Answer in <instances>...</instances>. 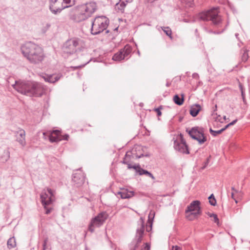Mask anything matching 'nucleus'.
I'll return each mask as SVG.
<instances>
[{"instance_id": "obj_42", "label": "nucleus", "mask_w": 250, "mask_h": 250, "mask_svg": "<svg viewBox=\"0 0 250 250\" xmlns=\"http://www.w3.org/2000/svg\"><path fill=\"white\" fill-rule=\"evenodd\" d=\"M238 85H239V89L241 91V95L244 94V93H245V89H244V86H243L242 83H241L239 81H238Z\"/></svg>"}, {"instance_id": "obj_39", "label": "nucleus", "mask_w": 250, "mask_h": 250, "mask_svg": "<svg viewBox=\"0 0 250 250\" xmlns=\"http://www.w3.org/2000/svg\"><path fill=\"white\" fill-rule=\"evenodd\" d=\"M249 58L248 53L247 51H245L241 57V60L243 62H246Z\"/></svg>"}, {"instance_id": "obj_47", "label": "nucleus", "mask_w": 250, "mask_h": 250, "mask_svg": "<svg viewBox=\"0 0 250 250\" xmlns=\"http://www.w3.org/2000/svg\"><path fill=\"white\" fill-rule=\"evenodd\" d=\"M69 138V135L67 134H65L63 135H61V141L63 140H68Z\"/></svg>"}, {"instance_id": "obj_16", "label": "nucleus", "mask_w": 250, "mask_h": 250, "mask_svg": "<svg viewBox=\"0 0 250 250\" xmlns=\"http://www.w3.org/2000/svg\"><path fill=\"white\" fill-rule=\"evenodd\" d=\"M85 176L81 172L74 173L72 177L73 185L76 188L81 187L84 183Z\"/></svg>"}, {"instance_id": "obj_12", "label": "nucleus", "mask_w": 250, "mask_h": 250, "mask_svg": "<svg viewBox=\"0 0 250 250\" xmlns=\"http://www.w3.org/2000/svg\"><path fill=\"white\" fill-rule=\"evenodd\" d=\"M179 140L173 139L174 140V148L178 152L183 154H189V150L188 146L187 144L185 139L184 138V135L182 133L178 135Z\"/></svg>"}, {"instance_id": "obj_36", "label": "nucleus", "mask_w": 250, "mask_h": 250, "mask_svg": "<svg viewBox=\"0 0 250 250\" xmlns=\"http://www.w3.org/2000/svg\"><path fill=\"white\" fill-rule=\"evenodd\" d=\"M89 62H90V61H88L87 62H86V63H85L83 64H81V65L76 66H71L70 68H71V69L72 70H75L78 69L83 67L85 65H86L87 63H88Z\"/></svg>"}, {"instance_id": "obj_41", "label": "nucleus", "mask_w": 250, "mask_h": 250, "mask_svg": "<svg viewBox=\"0 0 250 250\" xmlns=\"http://www.w3.org/2000/svg\"><path fill=\"white\" fill-rule=\"evenodd\" d=\"M145 175L147 176H148V177H150L152 180H155V178L153 175V174L151 172H150L149 171H148L147 170H146Z\"/></svg>"}, {"instance_id": "obj_44", "label": "nucleus", "mask_w": 250, "mask_h": 250, "mask_svg": "<svg viewBox=\"0 0 250 250\" xmlns=\"http://www.w3.org/2000/svg\"><path fill=\"white\" fill-rule=\"evenodd\" d=\"M48 242V238H46L43 240L42 244V250H45L46 249V245Z\"/></svg>"}, {"instance_id": "obj_4", "label": "nucleus", "mask_w": 250, "mask_h": 250, "mask_svg": "<svg viewBox=\"0 0 250 250\" xmlns=\"http://www.w3.org/2000/svg\"><path fill=\"white\" fill-rule=\"evenodd\" d=\"M199 18L203 21H211V24L217 27H221L222 23V20L219 15L218 8L213 7L201 12L199 15Z\"/></svg>"}, {"instance_id": "obj_49", "label": "nucleus", "mask_w": 250, "mask_h": 250, "mask_svg": "<svg viewBox=\"0 0 250 250\" xmlns=\"http://www.w3.org/2000/svg\"><path fill=\"white\" fill-rule=\"evenodd\" d=\"M171 250H181V249L180 247L178 246H172V249Z\"/></svg>"}, {"instance_id": "obj_20", "label": "nucleus", "mask_w": 250, "mask_h": 250, "mask_svg": "<svg viewBox=\"0 0 250 250\" xmlns=\"http://www.w3.org/2000/svg\"><path fill=\"white\" fill-rule=\"evenodd\" d=\"M16 140L22 146H24L25 142V132L23 129H21L16 132Z\"/></svg>"}, {"instance_id": "obj_46", "label": "nucleus", "mask_w": 250, "mask_h": 250, "mask_svg": "<svg viewBox=\"0 0 250 250\" xmlns=\"http://www.w3.org/2000/svg\"><path fill=\"white\" fill-rule=\"evenodd\" d=\"M145 246L144 248V249H142L141 250H150V245L148 243H146Z\"/></svg>"}, {"instance_id": "obj_30", "label": "nucleus", "mask_w": 250, "mask_h": 250, "mask_svg": "<svg viewBox=\"0 0 250 250\" xmlns=\"http://www.w3.org/2000/svg\"><path fill=\"white\" fill-rule=\"evenodd\" d=\"M162 30L164 32V33L168 36L171 39H172V31L170 28L168 26L166 27H161Z\"/></svg>"}, {"instance_id": "obj_45", "label": "nucleus", "mask_w": 250, "mask_h": 250, "mask_svg": "<svg viewBox=\"0 0 250 250\" xmlns=\"http://www.w3.org/2000/svg\"><path fill=\"white\" fill-rule=\"evenodd\" d=\"M127 165V168L128 169H134L135 170V169H136V167H137V164H135L134 165H131V164H130L128 162L127 163V164H126Z\"/></svg>"}, {"instance_id": "obj_7", "label": "nucleus", "mask_w": 250, "mask_h": 250, "mask_svg": "<svg viewBox=\"0 0 250 250\" xmlns=\"http://www.w3.org/2000/svg\"><path fill=\"white\" fill-rule=\"evenodd\" d=\"M140 227L136 229L135 237L130 244L129 245V250H136L142 242L145 233V225L144 219L141 217L138 225Z\"/></svg>"}, {"instance_id": "obj_43", "label": "nucleus", "mask_w": 250, "mask_h": 250, "mask_svg": "<svg viewBox=\"0 0 250 250\" xmlns=\"http://www.w3.org/2000/svg\"><path fill=\"white\" fill-rule=\"evenodd\" d=\"M62 2V0H49V4H60V2Z\"/></svg>"}, {"instance_id": "obj_38", "label": "nucleus", "mask_w": 250, "mask_h": 250, "mask_svg": "<svg viewBox=\"0 0 250 250\" xmlns=\"http://www.w3.org/2000/svg\"><path fill=\"white\" fill-rule=\"evenodd\" d=\"M210 158H211V156L209 155L206 159V161L204 163V164H203V167H201V169H204L205 168H206L208 166V165L209 162H210Z\"/></svg>"}, {"instance_id": "obj_1", "label": "nucleus", "mask_w": 250, "mask_h": 250, "mask_svg": "<svg viewBox=\"0 0 250 250\" xmlns=\"http://www.w3.org/2000/svg\"><path fill=\"white\" fill-rule=\"evenodd\" d=\"M97 10V4L91 1L73 7L68 15L69 19L73 21L79 23L90 18Z\"/></svg>"}, {"instance_id": "obj_23", "label": "nucleus", "mask_w": 250, "mask_h": 250, "mask_svg": "<svg viewBox=\"0 0 250 250\" xmlns=\"http://www.w3.org/2000/svg\"><path fill=\"white\" fill-rule=\"evenodd\" d=\"M118 194L120 195L122 199H129L134 195V192L129 191L127 189H123L121 191H119Z\"/></svg>"}, {"instance_id": "obj_64", "label": "nucleus", "mask_w": 250, "mask_h": 250, "mask_svg": "<svg viewBox=\"0 0 250 250\" xmlns=\"http://www.w3.org/2000/svg\"><path fill=\"white\" fill-rule=\"evenodd\" d=\"M196 75L197 76L198 74L197 73H194V74H193V77L196 76Z\"/></svg>"}, {"instance_id": "obj_57", "label": "nucleus", "mask_w": 250, "mask_h": 250, "mask_svg": "<svg viewBox=\"0 0 250 250\" xmlns=\"http://www.w3.org/2000/svg\"><path fill=\"white\" fill-rule=\"evenodd\" d=\"M231 189L232 190V192H238V191L233 187H231Z\"/></svg>"}, {"instance_id": "obj_15", "label": "nucleus", "mask_w": 250, "mask_h": 250, "mask_svg": "<svg viewBox=\"0 0 250 250\" xmlns=\"http://www.w3.org/2000/svg\"><path fill=\"white\" fill-rule=\"evenodd\" d=\"M141 150H143V147L141 146L135 145L132 149V151H127L126 153L125 157L131 158L132 156L133 157L134 156L137 159H139L144 156L146 157L150 156V155L148 153H146V154L141 153L139 154L137 153V151H140Z\"/></svg>"}, {"instance_id": "obj_40", "label": "nucleus", "mask_w": 250, "mask_h": 250, "mask_svg": "<svg viewBox=\"0 0 250 250\" xmlns=\"http://www.w3.org/2000/svg\"><path fill=\"white\" fill-rule=\"evenodd\" d=\"M190 213L188 214H187L186 216V218L190 221H192L195 219H197V218H194V216H193V214H191V212H189Z\"/></svg>"}, {"instance_id": "obj_52", "label": "nucleus", "mask_w": 250, "mask_h": 250, "mask_svg": "<svg viewBox=\"0 0 250 250\" xmlns=\"http://www.w3.org/2000/svg\"><path fill=\"white\" fill-rule=\"evenodd\" d=\"M241 96H242V98L243 101L244 103L246 104V98H245V93H244V94L241 95Z\"/></svg>"}, {"instance_id": "obj_60", "label": "nucleus", "mask_w": 250, "mask_h": 250, "mask_svg": "<svg viewBox=\"0 0 250 250\" xmlns=\"http://www.w3.org/2000/svg\"><path fill=\"white\" fill-rule=\"evenodd\" d=\"M207 214L210 217V215L211 216L212 213H209V212H208Z\"/></svg>"}, {"instance_id": "obj_34", "label": "nucleus", "mask_w": 250, "mask_h": 250, "mask_svg": "<svg viewBox=\"0 0 250 250\" xmlns=\"http://www.w3.org/2000/svg\"><path fill=\"white\" fill-rule=\"evenodd\" d=\"M46 190L48 192L47 194H48V195H50L49 197L48 198V199H49L50 198H51L53 200V201H54V191L53 189H52L51 188H47Z\"/></svg>"}, {"instance_id": "obj_19", "label": "nucleus", "mask_w": 250, "mask_h": 250, "mask_svg": "<svg viewBox=\"0 0 250 250\" xmlns=\"http://www.w3.org/2000/svg\"><path fill=\"white\" fill-rule=\"evenodd\" d=\"M62 76V75L60 74L52 75L45 74L42 76V78L45 82L54 83L58 81Z\"/></svg>"}, {"instance_id": "obj_22", "label": "nucleus", "mask_w": 250, "mask_h": 250, "mask_svg": "<svg viewBox=\"0 0 250 250\" xmlns=\"http://www.w3.org/2000/svg\"><path fill=\"white\" fill-rule=\"evenodd\" d=\"M202 107L199 104H196L191 106L189 113L193 117H196L201 110Z\"/></svg>"}, {"instance_id": "obj_53", "label": "nucleus", "mask_w": 250, "mask_h": 250, "mask_svg": "<svg viewBox=\"0 0 250 250\" xmlns=\"http://www.w3.org/2000/svg\"><path fill=\"white\" fill-rule=\"evenodd\" d=\"M229 126H230L229 125V124L226 125L222 129H223L224 131H225L227 128H228Z\"/></svg>"}, {"instance_id": "obj_28", "label": "nucleus", "mask_w": 250, "mask_h": 250, "mask_svg": "<svg viewBox=\"0 0 250 250\" xmlns=\"http://www.w3.org/2000/svg\"><path fill=\"white\" fill-rule=\"evenodd\" d=\"M7 245L9 249L14 248L16 246L15 238L14 237L10 238L7 241Z\"/></svg>"}, {"instance_id": "obj_3", "label": "nucleus", "mask_w": 250, "mask_h": 250, "mask_svg": "<svg viewBox=\"0 0 250 250\" xmlns=\"http://www.w3.org/2000/svg\"><path fill=\"white\" fill-rule=\"evenodd\" d=\"M21 50L24 56L31 63L37 64L44 59V55L42 48L31 42L22 45Z\"/></svg>"}, {"instance_id": "obj_51", "label": "nucleus", "mask_w": 250, "mask_h": 250, "mask_svg": "<svg viewBox=\"0 0 250 250\" xmlns=\"http://www.w3.org/2000/svg\"><path fill=\"white\" fill-rule=\"evenodd\" d=\"M231 198H232L234 200L236 203H237L238 201L234 197V193L233 192H232L231 193Z\"/></svg>"}, {"instance_id": "obj_6", "label": "nucleus", "mask_w": 250, "mask_h": 250, "mask_svg": "<svg viewBox=\"0 0 250 250\" xmlns=\"http://www.w3.org/2000/svg\"><path fill=\"white\" fill-rule=\"evenodd\" d=\"M140 227L136 229L135 237L130 244L129 245V250H136L142 242L145 233V225L144 219L141 217L138 225Z\"/></svg>"}, {"instance_id": "obj_25", "label": "nucleus", "mask_w": 250, "mask_h": 250, "mask_svg": "<svg viewBox=\"0 0 250 250\" xmlns=\"http://www.w3.org/2000/svg\"><path fill=\"white\" fill-rule=\"evenodd\" d=\"M181 96L182 97H180L178 94H176L173 96V102L177 105H181L183 104L184 102V95L182 94Z\"/></svg>"}, {"instance_id": "obj_37", "label": "nucleus", "mask_w": 250, "mask_h": 250, "mask_svg": "<svg viewBox=\"0 0 250 250\" xmlns=\"http://www.w3.org/2000/svg\"><path fill=\"white\" fill-rule=\"evenodd\" d=\"M210 217H213L214 222L218 226H219V219L217 216V215L215 213H212L211 216L210 215Z\"/></svg>"}, {"instance_id": "obj_27", "label": "nucleus", "mask_w": 250, "mask_h": 250, "mask_svg": "<svg viewBox=\"0 0 250 250\" xmlns=\"http://www.w3.org/2000/svg\"><path fill=\"white\" fill-rule=\"evenodd\" d=\"M10 157V152L9 149L7 148L3 150V153L0 158V161L2 162H6Z\"/></svg>"}, {"instance_id": "obj_2", "label": "nucleus", "mask_w": 250, "mask_h": 250, "mask_svg": "<svg viewBox=\"0 0 250 250\" xmlns=\"http://www.w3.org/2000/svg\"><path fill=\"white\" fill-rule=\"evenodd\" d=\"M12 86L18 92L29 97H41L45 92L41 83L30 81H16Z\"/></svg>"}, {"instance_id": "obj_54", "label": "nucleus", "mask_w": 250, "mask_h": 250, "mask_svg": "<svg viewBox=\"0 0 250 250\" xmlns=\"http://www.w3.org/2000/svg\"><path fill=\"white\" fill-rule=\"evenodd\" d=\"M195 36L197 37H199V34L198 32V30L197 29H196L195 30Z\"/></svg>"}, {"instance_id": "obj_24", "label": "nucleus", "mask_w": 250, "mask_h": 250, "mask_svg": "<svg viewBox=\"0 0 250 250\" xmlns=\"http://www.w3.org/2000/svg\"><path fill=\"white\" fill-rule=\"evenodd\" d=\"M126 4L124 1L120 0L119 2L115 4V9L118 13H124Z\"/></svg>"}, {"instance_id": "obj_21", "label": "nucleus", "mask_w": 250, "mask_h": 250, "mask_svg": "<svg viewBox=\"0 0 250 250\" xmlns=\"http://www.w3.org/2000/svg\"><path fill=\"white\" fill-rule=\"evenodd\" d=\"M154 216L155 212L151 210L148 217L147 225L146 226V230L147 232H150L152 230Z\"/></svg>"}, {"instance_id": "obj_9", "label": "nucleus", "mask_w": 250, "mask_h": 250, "mask_svg": "<svg viewBox=\"0 0 250 250\" xmlns=\"http://www.w3.org/2000/svg\"><path fill=\"white\" fill-rule=\"evenodd\" d=\"M186 132L193 140L198 141L200 145L203 144L207 141L203 127L194 126L190 129L187 128Z\"/></svg>"}, {"instance_id": "obj_63", "label": "nucleus", "mask_w": 250, "mask_h": 250, "mask_svg": "<svg viewBox=\"0 0 250 250\" xmlns=\"http://www.w3.org/2000/svg\"><path fill=\"white\" fill-rule=\"evenodd\" d=\"M196 75L197 76L198 74L197 73H194V74H193V77L196 76Z\"/></svg>"}, {"instance_id": "obj_5", "label": "nucleus", "mask_w": 250, "mask_h": 250, "mask_svg": "<svg viewBox=\"0 0 250 250\" xmlns=\"http://www.w3.org/2000/svg\"><path fill=\"white\" fill-rule=\"evenodd\" d=\"M109 23L108 18L104 16L96 17L91 21V34L96 35L100 34L106 29Z\"/></svg>"}, {"instance_id": "obj_61", "label": "nucleus", "mask_w": 250, "mask_h": 250, "mask_svg": "<svg viewBox=\"0 0 250 250\" xmlns=\"http://www.w3.org/2000/svg\"><path fill=\"white\" fill-rule=\"evenodd\" d=\"M46 26H47V28H49V27H50V25L49 24H47Z\"/></svg>"}, {"instance_id": "obj_62", "label": "nucleus", "mask_w": 250, "mask_h": 250, "mask_svg": "<svg viewBox=\"0 0 250 250\" xmlns=\"http://www.w3.org/2000/svg\"><path fill=\"white\" fill-rule=\"evenodd\" d=\"M43 135L45 137L46 135V133L45 132H43Z\"/></svg>"}, {"instance_id": "obj_59", "label": "nucleus", "mask_w": 250, "mask_h": 250, "mask_svg": "<svg viewBox=\"0 0 250 250\" xmlns=\"http://www.w3.org/2000/svg\"><path fill=\"white\" fill-rule=\"evenodd\" d=\"M140 151H144V149H143V150H141L140 151H137V153L139 154H141L142 153H140Z\"/></svg>"}, {"instance_id": "obj_14", "label": "nucleus", "mask_w": 250, "mask_h": 250, "mask_svg": "<svg viewBox=\"0 0 250 250\" xmlns=\"http://www.w3.org/2000/svg\"><path fill=\"white\" fill-rule=\"evenodd\" d=\"M201 202L199 200H194L188 205L186 209L185 213L188 214L191 212L193 214L194 218H198V216L202 214Z\"/></svg>"}, {"instance_id": "obj_11", "label": "nucleus", "mask_w": 250, "mask_h": 250, "mask_svg": "<svg viewBox=\"0 0 250 250\" xmlns=\"http://www.w3.org/2000/svg\"><path fill=\"white\" fill-rule=\"evenodd\" d=\"M108 216L107 213L105 211H103L92 218L88 225L89 231L91 232H93L94 231V227H100L102 226Z\"/></svg>"}, {"instance_id": "obj_17", "label": "nucleus", "mask_w": 250, "mask_h": 250, "mask_svg": "<svg viewBox=\"0 0 250 250\" xmlns=\"http://www.w3.org/2000/svg\"><path fill=\"white\" fill-rule=\"evenodd\" d=\"M47 137L51 143H58L61 141V132L59 130H53Z\"/></svg>"}, {"instance_id": "obj_31", "label": "nucleus", "mask_w": 250, "mask_h": 250, "mask_svg": "<svg viewBox=\"0 0 250 250\" xmlns=\"http://www.w3.org/2000/svg\"><path fill=\"white\" fill-rule=\"evenodd\" d=\"M146 170V169H143V168L141 167L140 164H137V167L136 169H135V171L138 174H139V175H145Z\"/></svg>"}, {"instance_id": "obj_13", "label": "nucleus", "mask_w": 250, "mask_h": 250, "mask_svg": "<svg viewBox=\"0 0 250 250\" xmlns=\"http://www.w3.org/2000/svg\"><path fill=\"white\" fill-rule=\"evenodd\" d=\"M132 51V46L127 44L124 47L120 49L117 53H115L112 57V60L115 61H121L126 59L127 60L131 56Z\"/></svg>"}, {"instance_id": "obj_32", "label": "nucleus", "mask_w": 250, "mask_h": 250, "mask_svg": "<svg viewBox=\"0 0 250 250\" xmlns=\"http://www.w3.org/2000/svg\"><path fill=\"white\" fill-rule=\"evenodd\" d=\"M209 131L210 133L213 137H216L218 135L224 132L222 128L218 130H214L211 128H210Z\"/></svg>"}, {"instance_id": "obj_18", "label": "nucleus", "mask_w": 250, "mask_h": 250, "mask_svg": "<svg viewBox=\"0 0 250 250\" xmlns=\"http://www.w3.org/2000/svg\"><path fill=\"white\" fill-rule=\"evenodd\" d=\"M70 6V5L63 6L62 2H61L60 4H49V10L53 14L57 15L61 13L63 9Z\"/></svg>"}, {"instance_id": "obj_58", "label": "nucleus", "mask_w": 250, "mask_h": 250, "mask_svg": "<svg viewBox=\"0 0 250 250\" xmlns=\"http://www.w3.org/2000/svg\"><path fill=\"white\" fill-rule=\"evenodd\" d=\"M163 105H160L158 107H157V108H159V110L161 111V109H163Z\"/></svg>"}, {"instance_id": "obj_10", "label": "nucleus", "mask_w": 250, "mask_h": 250, "mask_svg": "<svg viewBox=\"0 0 250 250\" xmlns=\"http://www.w3.org/2000/svg\"><path fill=\"white\" fill-rule=\"evenodd\" d=\"M81 40L74 38L68 40L63 44L62 49L64 53L72 55L75 53L81 51V49L79 47V43Z\"/></svg>"}, {"instance_id": "obj_50", "label": "nucleus", "mask_w": 250, "mask_h": 250, "mask_svg": "<svg viewBox=\"0 0 250 250\" xmlns=\"http://www.w3.org/2000/svg\"><path fill=\"white\" fill-rule=\"evenodd\" d=\"M237 122V119H235L233 121H232L231 122L229 123V125L230 126L234 125Z\"/></svg>"}, {"instance_id": "obj_29", "label": "nucleus", "mask_w": 250, "mask_h": 250, "mask_svg": "<svg viewBox=\"0 0 250 250\" xmlns=\"http://www.w3.org/2000/svg\"><path fill=\"white\" fill-rule=\"evenodd\" d=\"M53 202V200L51 198H50L48 200V203H46V205L45 206H43L45 209V213L46 214H49L52 211V208L51 207H48V206L52 204Z\"/></svg>"}, {"instance_id": "obj_56", "label": "nucleus", "mask_w": 250, "mask_h": 250, "mask_svg": "<svg viewBox=\"0 0 250 250\" xmlns=\"http://www.w3.org/2000/svg\"><path fill=\"white\" fill-rule=\"evenodd\" d=\"M171 84V83H170V82H169L167 81V83H166V86H167V87H169V86H170Z\"/></svg>"}, {"instance_id": "obj_35", "label": "nucleus", "mask_w": 250, "mask_h": 250, "mask_svg": "<svg viewBox=\"0 0 250 250\" xmlns=\"http://www.w3.org/2000/svg\"><path fill=\"white\" fill-rule=\"evenodd\" d=\"M204 28H205V30L206 31V32H207L209 33H213V34H219L222 33L223 32V31L225 30L224 29H223L221 31H213L212 29H209L207 27H205Z\"/></svg>"}, {"instance_id": "obj_55", "label": "nucleus", "mask_w": 250, "mask_h": 250, "mask_svg": "<svg viewBox=\"0 0 250 250\" xmlns=\"http://www.w3.org/2000/svg\"><path fill=\"white\" fill-rule=\"evenodd\" d=\"M128 162H127V161H126L125 160V158H124V160H123V161L122 163H123V164H124L126 165V164H127V163H128Z\"/></svg>"}, {"instance_id": "obj_26", "label": "nucleus", "mask_w": 250, "mask_h": 250, "mask_svg": "<svg viewBox=\"0 0 250 250\" xmlns=\"http://www.w3.org/2000/svg\"><path fill=\"white\" fill-rule=\"evenodd\" d=\"M49 197L48 196V194L46 193V192L45 190L41 193L40 195V198L41 203L43 206H45V205H46V203H48V200Z\"/></svg>"}, {"instance_id": "obj_48", "label": "nucleus", "mask_w": 250, "mask_h": 250, "mask_svg": "<svg viewBox=\"0 0 250 250\" xmlns=\"http://www.w3.org/2000/svg\"><path fill=\"white\" fill-rule=\"evenodd\" d=\"M154 111L157 113V116L160 117L162 115V112L159 110V108H155L154 109Z\"/></svg>"}, {"instance_id": "obj_8", "label": "nucleus", "mask_w": 250, "mask_h": 250, "mask_svg": "<svg viewBox=\"0 0 250 250\" xmlns=\"http://www.w3.org/2000/svg\"><path fill=\"white\" fill-rule=\"evenodd\" d=\"M140 227L136 229L135 237L130 244L129 245V250H136L142 242L145 233V225L144 219L141 217L138 225Z\"/></svg>"}, {"instance_id": "obj_33", "label": "nucleus", "mask_w": 250, "mask_h": 250, "mask_svg": "<svg viewBox=\"0 0 250 250\" xmlns=\"http://www.w3.org/2000/svg\"><path fill=\"white\" fill-rule=\"evenodd\" d=\"M208 202L210 205L215 206L216 205V200L214 197V195L212 193L208 198Z\"/></svg>"}]
</instances>
